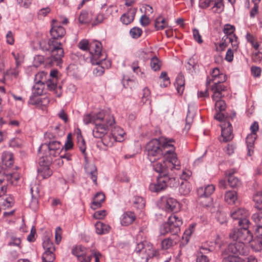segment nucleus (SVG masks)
<instances>
[{
  "mask_svg": "<svg viewBox=\"0 0 262 262\" xmlns=\"http://www.w3.org/2000/svg\"><path fill=\"white\" fill-rule=\"evenodd\" d=\"M50 34L52 37L47 43L45 41L40 42V47L43 51L50 53L52 62H56L58 64L64 56L62 43L59 40L64 36L66 30L60 26L53 25Z\"/></svg>",
  "mask_w": 262,
  "mask_h": 262,
  "instance_id": "nucleus-1",
  "label": "nucleus"
},
{
  "mask_svg": "<svg viewBox=\"0 0 262 262\" xmlns=\"http://www.w3.org/2000/svg\"><path fill=\"white\" fill-rule=\"evenodd\" d=\"M174 142L173 139L166 138L151 140L145 146L148 159L154 163L162 157L169 158L171 154L176 153Z\"/></svg>",
  "mask_w": 262,
  "mask_h": 262,
  "instance_id": "nucleus-2",
  "label": "nucleus"
},
{
  "mask_svg": "<svg viewBox=\"0 0 262 262\" xmlns=\"http://www.w3.org/2000/svg\"><path fill=\"white\" fill-rule=\"evenodd\" d=\"M83 121L85 125L90 123L95 124L93 129V135L95 138H101L108 132L109 127L115 123L113 116L104 110L84 115Z\"/></svg>",
  "mask_w": 262,
  "mask_h": 262,
  "instance_id": "nucleus-3",
  "label": "nucleus"
},
{
  "mask_svg": "<svg viewBox=\"0 0 262 262\" xmlns=\"http://www.w3.org/2000/svg\"><path fill=\"white\" fill-rule=\"evenodd\" d=\"M169 156V158H164L165 160L152 163L153 169L160 174V177H166L170 171L179 170L181 168L176 153H172Z\"/></svg>",
  "mask_w": 262,
  "mask_h": 262,
  "instance_id": "nucleus-4",
  "label": "nucleus"
},
{
  "mask_svg": "<svg viewBox=\"0 0 262 262\" xmlns=\"http://www.w3.org/2000/svg\"><path fill=\"white\" fill-rule=\"evenodd\" d=\"M61 147L60 143L55 140L43 143L38 148L39 157H44L47 159V162L52 163L53 158L60 154Z\"/></svg>",
  "mask_w": 262,
  "mask_h": 262,
  "instance_id": "nucleus-5",
  "label": "nucleus"
},
{
  "mask_svg": "<svg viewBox=\"0 0 262 262\" xmlns=\"http://www.w3.org/2000/svg\"><path fill=\"white\" fill-rule=\"evenodd\" d=\"M245 224L238 225L240 228L232 231L229 235L230 237L233 240L242 242L244 244L249 243L252 238V234L249 230L251 223L245 220Z\"/></svg>",
  "mask_w": 262,
  "mask_h": 262,
  "instance_id": "nucleus-6",
  "label": "nucleus"
},
{
  "mask_svg": "<svg viewBox=\"0 0 262 262\" xmlns=\"http://www.w3.org/2000/svg\"><path fill=\"white\" fill-rule=\"evenodd\" d=\"M182 220L176 215H170L168 221L163 224L160 228V233L165 235L168 233L176 235L180 231V226L182 225Z\"/></svg>",
  "mask_w": 262,
  "mask_h": 262,
  "instance_id": "nucleus-7",
  "label": "nucleus"
},
{
  "mask_svg": "<svg viewBox=\"0 0 262 262\" xmlns=\"http://www.w3.org/2000/svg\"><path fill=\"white\" fill-rule=\"evenodd\" d=\"M248 248L242 242L236 241L230 244L228 247L223 252V259L226 257H239V255H244L248 253Z\"/></svg>",
  "mask_w": 262,
  "mask_h": 262,
  "instance_id": "nucleus-8",
  "label": "nucleus"
},
{
  "mask_svg": "<svg viewBox=\"0 0 262 262\" xmlns=\"http://www.w3.org/2000/svg\"><path fill=\"white\" fill-rule=\"evenodd\" d=\"M89 51L91 54L92 64H98L106 58L105 53L102 52V45L98 41H93L90 43Z\"/></svg>",
  "mask_w": 262,
  "mask_h": 262,
  "instance_id": "nucleus-9",
  "label": "nucleus"
},
{
  "mask_svg": "<svg viewBox=\"0 0 262 262\" xmlns=\"http://www.w3.org/2000/svg\"><path fill=\"white\" fill-rule=\"evenodd\" d=\"M253 200L256 204L258 211L252 215V219L256 226V232L260 233L262 231V190L254 195Z\"/></svg>",
  "mask_w": 262,
  "mask_h": 262,
  "instance_id": "nucleus-10",
  "label": "nucleus"
},
{
  "mask_svg": "<svg viewBox=\"0 0 262 262\" xmlns=\"http://www.w3.org/2000/svg\"><path fill=\"white\" fill-rule=\"evenodd\" d=\"M134 253L141 254L142 258L147 260L156 256L157 251L153 249L151 244L143 242L137 245Z\"/></svg>",
  "mask_w": 262,
  "mask_h": 262,
  "instance_id": "nucleus-11",
  "label": "nucleus"
},
{
  "mask_svg": "<svg viewBox=\"0 0 262 262\" xmlns=\"http://www.w3.org/2000/svg\"><path fill=\"white\" fill-rule=\"evenodd\" d=\"M58 71L56 70L51 71L50 75L48 76L47 81V87L50 91H53L56 96L59 97L62 94V91L60 86L57 85V75Z\"/></svg>",
  "mask_w": 262,
  "mask_h": 262,
  "instance_id": "nucleus-12",
  "label": "nucleus"
},
{
  "mask_svg": "<svg viewBox=\"0 0 262 262\" xmlns=\"http://www.w3.org/2000/svg\"><path fill=\"white\" fill-rule=\"evenodd\" d=\"M230 216L233 220H238V225L245 224V220L250 221L248 219L249 211L244 208H234L230 211Z\"/></svg>",
  "mask_w": 262,
  "mask_h": 262,
  "instance_id": "nucleus-13",
  "label": "nucleus"
},
{
  "mask_svg": "<svg viewBox=\"0 0 262 262\" xmlns=\"http://www.w3.org/2000/svg\"><path fill=\"white\" fill-rule=\"evenodd\" d=\"M39 167L38 168V176L43 179H47L52 174V171L50 169L51 163L47 162V159L44 157H39L38 160Z\"/></svg>",
  "mask_w": 262,
  "mask_h": 262,
  "instance_id": "nucleus-14",
  "label": "nucleus"
},
{
  "mask_svg": "<svg viewBox=\"0 0 262 262\" xmlns=\"http://www.w3.org/2000/svg\"><path fill=\"white\" fill-rule=\"evenodd\" d=\"M161 206L166 212L177 211L180 208L179 203L175 199L167 196L161 198Z\"/></svg>",
  "mask_w": 262,
  "mask_h": 262,
  "instance_id": "nucleus-15",
  "label": "nucleus"
},
{
  "mask_svg": "<svg viewBox=\"0 0 262 262\" xmlns=\"http://www.w3.org/2000/svg\"><path fill=\"white\" fill-rule=\"evenodd\" d=\"M223 0H200L199 6L202 8H206L212 5V10L213 12L220 13L224 8Z\"/></svg>",
  "mask_w": 262,
  "mask_h": 262,
  "instance_id": "nucleus-16",
  "label": "nucleus"
},
{
  "mask_svg": "<svg viewBox=\"0 0 262 262\" xmlns=\"http://www.w3.org/2000/svg\"><path fill=\"white\" fill-rule=\"evenodd\" d=\"M72 252L77 257L79 262H90L91 260V256L87 253L88 250L81 245H77L74 247Z\"/></svg>",
  "mask_w": 262,
  "mask_h": 262,
  "instance_id": "nucleus-17",
  "label": "nucleus"
},
{
  "mask_svg": "<svg viewBox=\"0 0 262 262\" xmlns=\"http://www.w3.org/2000/svg\"><path fill=\"white\" fill-rule=\"evenodd\" d=\"M222 128L221 141L227 142L231 140L233 138L231 124L229 122H224L220 125Z\"/></svg>",
  "mask_w": 262,
  "mask_h": 262,
  "instance_id": "nucleus-18",
  "label": "nucleus"
},
{
  "mask_svg": "<svg viewBox=\"0 0 262 262\" xmlns=\"http://www.w3.org/2000/svg\"><path fill=\"white\" fill-rule=\"evenodd\" d=\"M166 180V178H164V177H158L156 181L149 184V190L152 192L156 193L164 190L167 187Z\"/></svg>",
  "mask_w": 262,
  "mask_h": 262,
  "instance_id": "nucleus-19",
  "label": "nucleus"
},
{
  "mask_svg": "<svg viewBox=\"0 0 262 262\" xmlns=\"http://www.w3.org/2000/svg\"><path fill=\"white\" fill-rule=\"evenodd\" d=\"M226 80V76L223 73H220L217 68L212 69L211 75L208 77L206 81L207 86L211 82H224Z\"/></svg>",
  "mask_w": 262,
  "mask_h": 262,
  "instance_id": "nucleus-20",
  "label": "nucleus"
},
{
  "mask_svg": "<svg viewBox=\"0 0 262 262\" xmlns=\"http://www.w3.org/2000/svg\"><path fill=\"white\" fill-rule=\"evenodd\" d=\"M223 82H214L211 86V90L213 93L212 95V100L216 98H222L224 95L222 93L225 91L226 87L223 84Z\"/></svg>",
  "mask_w": 262,
  "mask_h": 262,
  "instance_id": "nucleus-21",
  "label": "nucleus"
},
{
  "mask_svg": "<svg viewBox=\"0 0 262 262\" xmlns=\"http://www.w3.org/2000/svg\"><path fill=\"white\" fill-rule=\"evenodd\" d=\"M215 186L213 185H208L205 187H200L198 189V195L200 199L208 198L214 191Z\"/></svg>",
  "mask_w": 262,
  "mask_h": 262,
  "instance_id": "nucleus-22",
  "label": "nucleus"
},
{
  "mask_svg": "<svg viewBox=\"0 0 262 262\" xmlns=\"http://www.w3.org/2000/svg\"><path fill=\"white\" fill-rule=\"evenodd\" d=\"M3 168H9L13 165V155L10 151H4L2 155Z\"/></svg>",
  "mask_w": 262,
  "mask_h": 262,
  "instance_id": "nucleus-23",
  "label": "nucleus"
},
{
  "mask_svg": "<svg viewBox=\"0 0 262 262\" xmlns=\"http://www.w3.org/2000/svg\"><path fill=\"white\" fill-rule=\"evenodd\" d=\"M235 172L233 169L229 170L226 172V174L228 176V182L230 187L236 188L241 186L242 183L238 178L233 175Z\"/></svg>",
  "mask_w": 262,
  "mask_h": 262,
  "instance_id": "nucleus-24",
  "label": "nucleus"
},
{
  "mask_svg": "<svg viewBox=\"0 0 262 262\" xmlns=\"http://www.w3.org/2000/svg\"><path fill=\"white\" fill-rule=\"evenodd\" d=\"M136 13V9L135 8H130L127 12L124 13L120 18L121 22L125 25H128L131 23L134 19Z\"/></svg>",
  "mask_w": 262,
  "mask_h": 262,
  "instance_id": "nucleus-25",
  "label": "nucleus"
},
{
  "mask_svg": "<svg viewBox=\"0 0 262 262\" xmlns=\"http://www.w3.org/2000/svg\"><path fill=\"white\" fill-rule=\"evenodd\" d=\"M136 219V216L133 212H126L124 213L121 217V224L123 226H128Z\"/></svg>",
  "mask_w": 262,
  "mask_h": 262,
  "instance_id": "nucleus-26",
  "label": "nucleus"
},
{
  "mask_svg": "<svg viewBox=\"0 0 262 262\" xmlns=\"http://www.w3.org/2000/svg\"><path fill=\"white\" fill-rule=\"evenodd\" d=\"M85 170L88 176L92 179L95 184L97 185L98 172L96 166L94 164H91L85 167Z\"/></svg>",
  "mask_w": 262,
  "mask_h": 262,
  "instance_id": "nucleus-27",
  "label": "nucleus"
},
{
  "mask_svg": "<svg viewBox=\"0 0 262 262\" xmlns=\"http://www.w3.org/2000/svg\"><path fill=\"white\" fill-rule=\"evenodd\" d=\"M105 196L103 193L101 192L97 193L93 199L92 208L93 209H95L100 207L101 206L102 203L105 200Z\"/></svg>",
  "mask_w": 262,
  "mask_h": 262,
  "instance_id": "nucleus-28",
  "label": "nucleus"
},
{
  "mask_svg": "<svg viewBox=\"0 0 262 262\" xmlns=\"http://www.w3.org/2000/svg\"><path fill=\"white\" fill-rule=\"evenodd\" d=\"M45 85L41 83L35 82L32 88V95L30 97V99H32L34 97L41 95L43 94Z\"/></svg>",
  "mask_w": 262,
  "mask_h": 262,
  "instance_id": "nucleus-29",
  "label": "nucleus"
},
{
  "mask_svg": "<svg viewBox=\"0 0 262 262\" xmlns=\"http://www.w3.org/2000/svg\"><path fill=\"white\" fill-rule=\"evenodd\" d=\"M96 232L98 234H104L107 233L110 229V227L101 222H97L95 224Z\"/></svg>",
  "mask_w": 262,
  "mask_h": 262,
  "instance_id": "nucleus-30",
  "label": "nucleus"
},
{
  "mask_svg": "<svg viewBox=\"0 0 262 262\" xmlns=\"http://www.w3.org/2000/svg\"><path fill=\"white\" fill-rule=\"evenodd\" d=\"M112 135L116 138L117 142H121L124 140V135L125 133L124 130L120 127H114L111 129Z\"/></svg>",
  "mask_w": 262,
  "mask_h": 262,
  "instance_id": "nucleus-31",
  "label": "nucleus"
},
{
  "mask_svg": "<svg viewBox=\"0 0 262 262\" xmlns=\"http://www.w3.org/2000/svg\"><path fill=\"white\" fill-rule=\"evenodd\" d=\"M107 132L102 136V142L104 145L107 147H112L114 143L117 142L116 138H114V136L112 135V133L107 134Z\"/></svg>",
  "mask_w": 262,
  "mask_h": 262,
  "instance_id": "nucleus-32",
  "label": "nucleus"
},
{
  "mask_svg": "<svg viewBox=\"0 0 262 262\" xmlns=\"http://www.w3.org/2000/svg\"><path fill=\"white\" fill-rule=\"evenodd\" d=\"M256 138V134H250L248 135L246 138L247 146L248 149V154L249 156H251V152H253V148L254 146V143Z\"/></svg>",
  "mask_w": 262,
  "mask_h": 262,
  "instance_id": "nucleus-33",
  "label": "nucleus"
},
{
  "mask_svg": "<svg viewBox=\"0 0 262 262\" xmlns=\"http://www.w3.org/2000/svg\"><path fill=\"white\" fill-rule=\"evenodd\" d=\"M113 12L112 7L111 6L107 8L105 13L103 12H100L97 14L95 18V21L97 24L101 23L103 20L107 19Z\"/></svg>",
  "mask_w": 262,
  "mask_h": 262,
  "instance_id": "nucleus-34",
  "label": "nucleus"
},
{
  "mask_svg": "<svg viewBox=\"0 0 262 262\" xmlns=\"http://www.w3.org/2000/svg\"><path fill=\"white\" fill-rule=\"evenodd\" d=\"M174 85L176 87L178 93L182 94L184 90L185 80L184 76L179 74L177 76Z\"/></svg>",
  "mask_w": 262,
  "mask_h": 262,
  "instance_id": "nucleus-35",
  "label": "nucleus"
},
{
  "mask_svg": "<svg viewBox=\"0 0 262 262\" xmlns=\"http://www.w3.org/2000/svg\"><path fill=\"white\" fill-rule=\"evenodd\" d=\"M237 200V193L235 191H228L225 194V201L229 204H234Z\"/></svg>",
  "mask_w": 262,
  "mask_h": 262,
  "instance_id": "nucleus-36",
  "label": "nucleus"
},
{
  "mask_svg": "<svg viewBox=\"0 0 262 262\" xmlns=\"http://www.w3.org/2000/svg\"><path fill=\"white\" fill-rule=\"evenodd\" d=\"M104 62H106L105 60L102 61L99 63L95 64L97 65V67L95 68L93 70V74L96 76H101L104 72V68L103 65L104 64ZM107 64H106V67H108L111 66V63L110 61H107Z\"/></svg>",
  "mask_w": 262,
  "mask_h": 262,
  "instance_id": "nucleus-37",
  "label": "nucleus"
},
{
  "mask_svg": "<svg viewBox=\"0 0 262 262\" xmlns=\"http://www.w3.org/2000/svg\"><path fill=\"white\" fill-rule=\"evenodd\" d=\"M194 225H190L188 228H187L184 232L183 235L182 236V243L183 244H186L189 241V238L192 233L194 232Z\"/></svg>",
  "mask_w": 262,
  "mask_h": 262,
  "instance_id": "nucleus-38",
  "label": "nucleus"
},
{
  "mask_svg": "<svg viewBox=\"0 0 262 262\" xmlns=\"http://www.w3.org/2000/svg\"><path fill=\"white\" fill-rule=\"evenodd\" d=\"M47 80L48 74L43 71L39 72L35 75L34 82L41 83L47 85Z\"/></svg>",
  "mask_w": 262,
  "mask_h": 262,
  "instance_id": "nucleus-39",
  "label": "nucleus"
},
{
  "mask_svg": "<svg viewBox=\"0 0 262 262\" xmlns=\"http://www.w3.org/2000/svg\"><path fill=\"white\" fill-rule=\"evenodd\" d=\"M77 145H78V147L79 150L81 151L82 154L83 155L84 158L86 159V154L85 152V150H86L85 142L80 133L79 135H77Z\"/></svg>",
  "mask_w": 262,
  "mask_h": 262,
  "instance_id": "nucleus-40",
  "label": "nucleus"
},
{
  "mask_svg": "<svg viewBox=\"0 0 262 262\" xmlns=\"http://www.w3.org/2000/svg\"><path fill=\"white\" fill-rule=\"evenodd\" d=\"M133 204L134 207L138 209H142L144 208L145 202L142 197L136 196L133 200Z\"/></svg>",
  "mask_w": 262,
  "mask_h": 262,
  "instance_id": "nucleus-41",
  "label": "nucleus"
},
{
  "mask_svg": "<svg viewBox=\"0 0 262 262\" xmlns=\"http://www.w3.org/2000/svg\"><path fill=\"white\" fill-rule=\"evenodd\" d=\"M235 28L233 25L227 24L224 26L223 31L226 35L225 37L226 39L228 38V36L234 34Z\"/></svg>",
  "mask_w": 262,
  "mask_h": 262,
  "instance_id": "nucleus-42",
  "label": "nucleus"
},
{
  "mask_svg": "<svg viewBox=\"0 0 262 262\" xmlns=\"http://www.w3.org/2000/svg\"><path fill=\"white\" fill-rule=\"evenodd\" d=\"M194 116V113L190 112L189 106H188V113L186 118V124L184 128L187 131L189 130L190 128L191 124L193 122Z\"/></svg>",
  "mask_w": 262,
  "mask_h": 262,
  "instance_id": "nucleus-43",
  "label": "nucleus"
},
{
  "mask_svg": "<svg viewBox=\"0 0 262 262\" xmlns=\"http://www.w3.org/2000/svg\"><path fill=\"white\" fill-rule=\"evenodd\" d=\"M215 102V108L216 111L222 112L225 110L226 105L225 102L222 98L213 100Z\"/></svg>",
  "mask_w": 262,
  "mask_h": 262,
  "instance_id": "nucleus-44",
  "label": "nucleus"
},
{
  "mask_svg": "<svg viewBox=\"0 0 262 262\" xmlns=\"http://www.w3.org/2000/svg\"><path fill=\"white\" fill-rule=\"evenodd\" d=\"M166 26L165 19L162 16L156 18L155 23V27L157 30L163 29Z\"/></svg>",
  "mask_w": 262,
  "mask_h": 262,
  "instance_id": "nucleus-45",
  "label": "nucleus"
},
{
  "mask_svg": "<svg viewBox=\"0 0 262 262\" xmlns=\"http://www.w3.org/2000/svg\"><path fill=\"white\" fill-rule=\"evenodd\" d=\"M55 258L54 252H44L42 255V262H53Z\"/></svg>",
  "mask_w": 262,
  "mask_h": 262,
  "instance_id": "nucleus-46",
  "label": "nucleus"
},
{
  "mask_svg": "<svg viewBox=\"0 0 262 262\" xmlns=\"http://www.w3.org/2000/svg\"><path fill=\"white\" fill-rule=\"evenodd\" d=\"M164 178H166V184H167V187L168 186L170 187H175L178 186L179 185V182L178 179H176L173 177H169V176L167 175L166 177H164Z\"/></svg>",
  "mask_w": 262,
  "mask_h": 262,
  "instance_id": "nucleus-47",
  "label": "nucleus"
},
{
  "mask_svg": "<svg viewBox=\"0 0 262 262\" xmlns=\"http://www.w3.org/2000/svg\"><path fill=\"white\" fill-rule=\"evenodd\" d=\"M176 243L170 238H166L161 242V247L163 249H168L172 247Z\"/></svg>",
  "mask_w": 262,
  "mask_h": 262,
  "instance_id": "nucleus-48",
  "label": "nucleus"
},
{
  "mask_svg": "<svg viewBox=\"0 0 262 262\" xmlns=\"http://www.w3.org/2000/svg\"><path fill=\"white\" fill-rule=\"evenodd\" d=\"M179 190L180 193L183 195H187L190 192V184L187 182L182 183L180 185Z\"/></svg>",
  "mask_w": 262,
  "mask_h": 262,
  "instance_id": "nucleus-49",
  "label": "nucleus"
},
{
  "mask_svg": "<svg viewBox=\"0 0 262 262\" xmlns=\"http://www.w3.org/2000/svg\"><path fill=\"white\" fill-rule=\"evenodd\" d=\"M142 34V30L139 27H135L132 28L129 31L130 36L134 39H137L141 36Z\"/></svg>",
  "mask_w": 262,
  "mask_h": 262,
  "instance_id": "nucleus-50",
  "label": "nucleus"
},
{
  "mask_svg": "<svg viewBox=\"0 0 262 262\" xmlns=\"http://www.w3.org/2000/svg\"><path fill=\"white\" fill-rule=\"evenodd\" d=\"M150 67L151 68L156 71L159 70L161 67V63L159 59L156 57H153L150 60Z\"/></svg>",
  "mask_w": 262,
  "mask_h": 262,
  "instance_id": "nucleus-51",
  "label": "nucleus"
},
{
  "mask_svg": "<svg viewBox=\"0 0 262 262\" xmlns=\"http://www.w3.org/2000/svg\"><path fill=\"white\" fill-rule=\"evenodd\" d=\"M73 147V143L72 141V138L71 135L70 134H68L67 138V140L65 142L64 145L63 147H61V149H64L66 151L70 150Z\"/></svg>",
  "mask_w": 262,
  "mask_h": 262,
  "instance_id": "nucleus-52",
  "label": "nucleus"
},
{
  "mask_svg": "<svg viewBox=\"0 0 262 262\" xmlns=\"http://www.w3.org/2000/svg\"><path fill=\"white\" fill-rule=\"evenodd\" d=\"M246 38L248 42H249L252 46L256 50H257L259 48L258 43L255 41L254 37L250 34L247 33L246 36Z\"/></svg>",
  "mask_w": 262,
  "mask_h": 262,
  "instance_id": "nucleus-53",
  "label": "nucleus"
},
{
  "mask_svg": "<svg viewBox=\"0 0 262 262\" xmlns=\"http://www.w3.org/2000/svg\"><path fill=\"white\" fill-rule=\"evenodd\" d=\"M79 21L81 24L88 23L90 21V17L86 11H82L79 16Z\"/></svg>",
  "mask_w": 262,
  "mask_h": 262,
  "instance_id": "nucleus-54",
  "label": "nucleus"
},
{
  "mask_svg": "<svg viewBox=\"0 0 262 262\" xmlns=\"http://www.w3.org/2000/svg\"><path fill=\"white\" fill-rule=\"evenodd\" d=\"M20 244L21 240L20 238L12 236L10 237L9 241L8 243V246L20 247Z\"/></svg>",
  "mask_w": 262,
  "mask_h": 262,
  "instance_id": "nucleus-55",
  "label": "nucleus"
},
{
  "mask_svg": "<svg viewBox=\"0 0 262 262\" xmlns=\"http://www.w3.org/2000/svg\"><path fill=\"white\" fill-rule=\"evenodd\" d=\"M229 42H231L234 50H236L238 47L237 37L234 34L228 36Z\"/></svg>",
  "mask_w": 262,
  "mask_h": 262,
  "instance_id": "nucleus-56",
  "label": "nucleus"
},
{
  "mask_svg": "<svg viewBox=\"0 0 262 262\" xmlns=\"http://www.w3.org/2000/svg\"><path fill=\"white\" fill-rule=\"evenodd\" d=\"M214 247L212 246H208V245L204 244L201 246L200 248V252L198 254H205L208 252L213 251Z\"/></svg>",
  "mask_w": 262,
  "mask_h": 262,
  "instance_id": "nucleus-57",
  "label": "nucleus"
},
{
  "mask_svg": "<svg viewBox=\"0 0 262 262\" xmlns=\"http://www.w3.org/2000/svg\"><path fill=\"white\" fill-rule=\"evenodd\" d=\"M262 59V53L260 51H257L253 53L252 56V60L255 63H259Z\"/></svg>",
  "mask_w": 262,
  "mask_h": 262,
  "instance_id": "nucleus-58",
  "label": "nucleus"
},
{
  "mask_svg": "<svg viewBox=\"0 0 262 262\" xmlns=\"http://www.w3.org/2000/svg\"><path fill=\"white\" fill-rule=\"evenodd\" d=\"M193 39L199 43L203 42L202 37L199 33V31L196 29H193L192 30Z\"/></svg>",
  "mask_w": 262,
  "mask_h": 262,
  "instance_id": "nucleus-59",
  "label": "nucleus"
},
{
  "mask_svg": "<svg viewBox=\"0 0 262 262\" xmlns=\"http://www.w3.org/2000/svg\"><path fill=\"white\" fill-rule=\"evenodd\" d=\"M51 11V9L49 7L43 8L40 9L38 13V16L39 17H43L47 16Z\"/></svg>",
  "mask_w": 262,
  "mask_h": 262,
  "instance_id": "nucleus-60",
  "label": "nucleus"
},
{
  "mask_svg": "<svg viewBox=\"0 0 262 262\" xmlns=\"http://www.w3.org/2000/svg\"><path fill=\"white\" fill-rule=\"evenodd\" d=\"M14 204V198L12 196L9 195L6 199L5 202L4 203V205L7 208H10L13 206Z\"/></svg>",
  "mask_w": 262,
  "mask_h": 262,
  "instance_id": "nucleus-61",
  "label": "nucleus"
},
{
  "mask_svg": "<svg viewBox=\"0 0 262 262\" xmlns=\"http://www.w3.org/2000/svg\"><path fill=\"white\" fill-rule=\"evenodd\" d=\"M251 72L252 75L255 77H258L261 74V69L259 67L252 66L251 68Z\"/></svg>",
  "mask_w": 262,
  "mask_h": 262,
  "instance_id": "nucleus-62",
  "label": "nucleus"
},
{
  "mask_svg": "<svg viewBox=\"0 0 262 262\" xmlns=\"http://www.w3.org/2000/svg\"><path fill=\"white\" fill-rule=\"evenodd\" d=\"M89 45L90 43H89V41L87 40L83 39L79 42L78 47L81 50L86 51L88 50H89Z\"/></svg>",
  "mask_w": 262,
  "mask_h": 262,
  "instance_id": "nucleus-63",
  "label": "nucleus"
},
{
  "mask_svg": "<svg viewBox=\"0 0 262 262\" xmlns=\"http://www.w3.org/2000/svg\"><path fill=\"white\" fill-rule=\"evenodd\" d=\"M222 262H243L241 258L236 257H226L223 259Z\"/></svg>",
  "mask_w": 262,
  "mask_h": 262,
  "instance_id": "nucleus-64",
  "label": "nucleus"
}]
</instances>
